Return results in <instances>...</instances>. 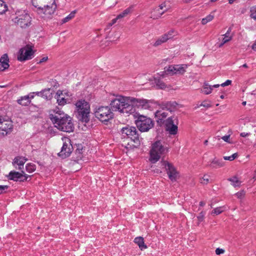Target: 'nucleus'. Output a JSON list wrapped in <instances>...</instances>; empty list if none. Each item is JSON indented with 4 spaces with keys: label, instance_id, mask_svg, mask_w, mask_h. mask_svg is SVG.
I'll use <instances>...</instances> for the list:
<instances>
[{
    "label": "nucleus",
    "instance_id": "nucleus-1",
    "mask_svg": "<svg viewBox=\"0 0 256 256\" xmlns=\"http://www.w3.org/2000/svg\"><path fill=\"white\" fill-rule=\"evenodd\" d=\"M50 118L54 126L60 130L70 132L74 129L72 118L60 110H58L54 114H50Z\"/></svg>",
    "mask_w": 256,
    "mask_h": 256
},
{
    "label": "nucleus",
    "instance_id": "nucleus-2",
    "mask_svg": "<svg viewBox=\"0 0 256 256\" xmlns=\"http://www.w3.org/2000/svg\"><path fill=\"white\" fill-rule=\"evenodd\" d=\"M110 106L112 112L113 111H118L121 113L126 114L134 113L132 106H130V97L117 96L111 101Z\"/></svg>",
    "mask_w": 256,
    "mask_h": 256
},
{
    "label": "nucleus",
    "instance_id": "nucleus-3",
    "mask_svg": "<svg viewBox=\"0 0 256 256\" xmlns=\"http://www.w3.org/2000/svg\"><path fill=\"white\" fill-rule=\"evenodd\" d=\"M168 151V147L163 146L161 142L156 141L152 144L150 150V162L153 164L156 163L162 156L166 154Z\"/></svg>",
    "mask_w": 256,
    "mask_h": 256
},
{
    "label": "nucleus",
    "instance_id": "nucleus-4",
    "mask_svg": "<svg viewBox=\"0 0 256 256\" xmlns=\"http://www.w3.org/2000/svg\"><path fill=\"white\" fill-rule=\"evenodd\" d=\"M16 17L12 18V21L16 26L22 28H26L31 25L32 18L25 10H17Z\"/></svg>",
    "mask_w": 256,
    "mask_h": 256
},
{
    "label": "nucleus",
    "instance_id": "nucleus-5",
    "mask_svg": "<svg viewBox=\"0 0 256 256\" xmlns=\"http://www.w3.org/2000/svg\"><path fill=\"white\" fill-rule=\"evenodd\" d=\"M76 106L78 112L79 120L88 122L90 120V106L85 100H79L76 103Z\"/></svg>",
    "mask_w": 256,
    "mask_h": 256
},
{
    "label": "nucleus",
    "instance_id": "nucleus-6",
    "mask_svg": "<svg viewBox=\"0 0 256 256\" xmlns=\"http://www.w3.org/2000/svg\"><path fill=\"white\" fill-rule=\"evenodd\" d=\"M96 118L102 122H108L114 117V114L108 106H100L95 108Z\"/></svg>",
    "mask_w": 256,
    "mask_h": 256
},
{
    "label": "nucleus",
    "instance_id": "nucleus-7",
    "mask_svg": "<svg viewBox=\"0 0 256 256\" xmlns=\"http://www.w3.org/2000/svg\"><path fill=\"white\" fill-rule=\"evenodd\" d=\"M122 136L124 138H130L136 144L139 145L141 138L140 137L138 131L134 126H128L121 130Z\"/></svg>",
    "mask_w": 256,
    "mask_h": 256
},
{
    "label": "nucleus",
    "instance_id": "nucleus-8",
    "mask_svg": "<svg viewBox=\"0 0 256 256\" xmlns=\"http://www.w3.org/2000/svg\"><path fill=\"white\" fill-rule=\"evenodd\" d=\"M136 124L141 132H148L154 126V122L151 118L143 115L138 116L136 120Z\"/></svg>",
    "mask_w": 256,
    "mask_h": 256
},
{
    "label": "nucleus",
    "instance_id": "nucleus-9",
    "mask_svg": "<svg viewBox=\"0 0 256 256\" xmlns=\"http://www.w3.org/2000/svg\"><path fill=\"white\" fill-rule=\"evenodd\" d=\"M162 166L165 168L170 180L172 182H176L179 177V173L176 170L174 165L166 160L161 161Z\"/></svg>",
    "mask_w": 256,
    "mask_h": 256
},
{
    "label": "nucleus",
    "instance_id": "nucleus-10",
    "mask_svg": "<svg viewBox=\"0 0 256 256\" xmlns=\"http://www.w3.org/2000/svg\"><path fill=\"white\" fill-rule=\"evenodd\" d=\"M130 103L134 110V112H136V108L140 109H149L150 108V102L146 99L130 97Z\"/></svg>",
    "mask_w": 256,
    "mask_h": 256
},
{
    "label": "nucleus",
    "instance_id": "nucleus-11",
    "mask_svg": "<svg viewBox=\"0 0 256 256\" xmlns=\"http://www.w3.org/2000/svg\"><path fill=\"white\" fill-rule=\"evenodd\" d=\"M188 65L187 64H179L169 66L165 68V72L168 74H174L183 75L188 68Z\"/></svg>",
    "mask_w": 256,
    "mask_h": 256
},
{
    "label": "nucleus",
    "instance_id": "nucleus-12",
    "mask_svg": "<svg viewBox=\"0 0 256 256\" xmlns=\"http://www.w3.org/2000/svg\"><path fill=\"white\" fill-rule=\"evenodd\" d=\"M62 146L61 148L60 152L58 153V155L62 158H64L70 156L72 152V146L70 138H65L62 139Z\"/></svg>",
    "mask_w": 256,
    "mask_h": 256
},
{
    "label": "nucleus",
    "instance_id": "nucleus-13",
    "mask_svg": "<svg viewBox=\"0 0 256 256\" xmlns=\"http://www.w3.org/2000/svg\"><path fill=\"white\" fill-rule=\"evenodd\" d=\"M34 52L31 46L27 45L26 46L20 48L18 52V60L22 62L32 58Z\"/></svg>",
    "mask_w": 256,
    "mask_h": 256
},
{
    "label": "nucleus",
    "instance_id": "nucleus-14",
    "mask_svg": "<svg viewBox=\"0 0 256 256\" xmlns=\"http://www.w3.org/2000/svg\"><path fill=\"white\" fill-rule=\"evenodd\" d=\"M178 119L176 116H170L165 122L166 130L170 134H176L178 132Z\"/></svg>",
    "mask_w": 256,
    "mask_h": 256
},
{
    "label": "nucleus",
    "instance_id": "nucleus-15",
    "mask_svg": "<svg viewBox=\"0 0 256 256\" xmlns=\"http://www.w3.org/2000/svg\"><path fill=\"white\" fill-rule=\"evenodd\" d=\"M51 2H52V3H50V4H44L41 6L35 5L34 3L33 2L32 4L36 8L42 10L44 14L51 15L54 13L56 8L55 0H51Z\"/></svg>",
    "mask_w": 256,
    "mask_h": 256
},
{
    "label": "nucleus",
    "instance_id": "nucleus-16",
    "mask_svg": "<svg viewBox=\"0 0 256 256\" xmlns=\"http://www.w3.org/2000/svg\"><path fill=\"white\" fill-rule=\"evenodd\" d=\"M8 180L16 182H24L28 180L30 176L26 174L24 171L21 172L16 171H10L8 176Z\"/></svg>",
    "mask_w": 256,
    "mask_h": 256
},
{
    "label": "nucleus",
    "instance_id": "nucleus-17",
    "mask_svg": "<svg viewBox=\"0 0 256 256\" xmlns=\"http://www.w3.org/2000/svg\"><path fill=\"white\" fill-rule=\"evenodd\" d=\"M176 34V32L174 30H170L167 32L159 37L154 44V46H158L166 42L168 40L173 38Z\"/></svg>",
    "mask_w": 256,
    "mask_h": 256
},
{
    "label": "nucleus",
    "instance_id": "nucleus-18",
    "mask_svg": "<svg viewBox=\"0 0 256 256\" xmlns=\"http://www.w3.org/2000/svg\"><path fill=\"white\" fill-rule=\"evenodd\" d=\"M0 124V134L4 136L12 132L13 126L12 122L5 121L3 119Z\"/></svg>",
    "mask_w": 256,
    "mask_h": 256
},
{
    "label": "nucleus",
    "instance_id": "nucleus-19",
    "mask_svg": "<svg viewBox=\"0 0 256 256\" xmlns=\"http://www.w3.org/2000/svg\"><path fill=\"white\" fill-rule=\"evenodd\" d=\"M27 160L25 157L16 156L13 160L12 165L16 168L20 170L24 168V164Z\"/></svg>",
    "mask_w": 256,
    "mask_h": 256
},
{
    "label": "nucleus",
    "instance_id": "nucleus-20",
    "mask_svg": "<svg viewBox=\"0 0 256 256\" xmlns=\"http://www.w3.org/2000/svg\"><path fill=\"white\" fill-rule=\"evenodd\" d=\"M178 106L176 102H163L160 104V108L163 110H166L170 112L175 110Z\"/></svg>",
    "mask_w": 256,
    "mask_h": 256
},
{
    "label": "nucleus",
    "instance_id": "nucleus-21",
    "mask_svg": "<svg viewBox=\"0 0 256 256\" xmlns=\"http://www.w3.org/2000/svg\"><path fill=\"white\" fill-rule=\"evenodd\" d=\"M63 91L58 90L56 93L55 98H56L57 103L59 106H64L67 103L68 98L64 96Z\"/></svg>",
    "mask_w": 256,
    "mask_h": 256
},
{
    "label": "nucleus",
    "instance_id": "nucleus-22",
    "mask_svg": "<svg viewBox=\"0 0 256 256\" xmlns=\"http://www.w3.org/2000/svg\"><path fill=\"white\" fill-rule=\"evenodd\" d=\"M8 58L6 54H4L0 58V71H2L9 67Z\"/></svg>",
    "mask_w": 256,
    "mask_h": 256
},
{
    "label": "nucleus",
    "instance_id": "nucleus-23",
    "mask_svg": "<svg viewBox=\"0 0 256 256\" xmlns=\"http://www.w3.org/2000/svg\"><path fill=\"white\" fill-rule=\"evenodd\" d=\"M225 162L222 159H218L216 158H214L210 166L212 168H222L224 166Z\"/></svg>",
    "mask_w": 256,
    "mask_h": 256
},
{
    "label": "nucleus",
    "instance_id": "nucleus-24",
    "mask_svg": "<svg viewBox=\"0 0 256 256\" xmlns=\"http://www.w3.org/2000/svg\"><path fill=\"white\" fill-rule=\"evenodd\" d=\"M164 110L161 108V110H158L155 112V116L158 118V122L159 120L162 121V119L168 116V113L165 112Z\"/></svg>",
    "mask_w": 256,
    "mask_h": 256
},
{
    "label": "nucleus",
    "instance_id": "nucleus-25",
    "mask_svg": "<svg viewBox=\"0 0 256 256\" xmlns=\"http://www.w3.org/2000/svg\"><path fill=\"white\" fill-rule=\"evenodd\" d=\"M231 30V28H229L226 32L223 35L224 38H222V42L220 44L219 47H222L224 44L232 40V36H230Z\"/></svg>",
    "mask_w": 256,
    "mask_h": 256
},
{
    "label": "nucleus",
    "instance_id": "nucleus-26",
    "mask_svg": "<svg viewBox=\"0 0 256 256\" xmlns=\"http://www.w3.org/2000/svg\"><path fill=\"white\" fill-rule=\"evenodd\" d=\"M134 242L138 246L141 250H144L147 248V246L144 244L142 237L139 236L136 238L134 240Z\"/></svg>",
    "mask_w": 256,
    "mask_h": 256
},
{
    "label": "nucleus",
    "instance_id": "nucleus-27",
    "mask_svg": "<svg viewBox=\"0 0 256 256\" xmlns=\"http://www.w3.org/2000/svg\"><path fill=\"white\" fill-rule=\"evenodd\" d=\"M134 8V6L132 5L128 8L125 9L122 12L119 14L117 16V18H122L125 16H126L128 14L131 13L133 11V9Z\"/></svg>",
    "mask_w": 256,
    "mask_h": 256
},
{
    "label": "nucleus",
    "instance_id": "nucleus-28",
    "mask_svg": "<svg viewBox=\"0 0 256 256\" xmlns=\"http://www.w3.org/2000/svg\"><path fill=\"white\" fill-rule=\"evenodd\" d=\"M16 102L22 106H28L30 104L26 96H20L17 100Z\"/></svg>",
    "mask_w": 256,
    "mask_h": 256
},
{
    "label": "nucleus",
    "instance_id": "nucleus-29",
    "mask_svg": "<svg viewBox=\"0 0 256 256\" xmlns=\"http://www.w3.org/2000/svg\"><path fill=\"white\" fill-rule=\"evenodd\" d=\"M42 97L46 100H50L52 97L51 89L48 88L42 90Z\"/></svg>",
    "mask_w": 256,
    "mask_h": 256
},
{
    "label": "nucleus",
    "instance_id": "nucleus-30",
    "mask_svg": "<svg viewBox=\"0 0 256 256\" xmlns=\"http://www.w3.org/2000/svg\"><path fill=\"white\" fill-rule=\"evenodd\" d=\"M228 180L231 182V184L234 187L240 186L241 184V182L238 180V178L236 176L228 178Z\"/></svg>",
    "mask_w": 256,
    "mask_h": 256
},
{
    "label": "nucleus",
    "instance_id": "nucleus-31",
    "mask_svg": "<svg viewBox=\"0 0 256 256\" xmlns=\"http://www.w3.org/2000/svg\"><path fill=\"white\" fill-rule=\"evenodd\" d=\"M214 12H212L210 14L208 15L206 18H203L201 21L202 24L205 25L208 22H211L214 18Z\"/></svg>",
    "mask_w": 256,
    "mask_h": 256
},
{
    "label": "nucleus",
    "instance_id": "nucleus-32",
    "mask_svg": "<svg viewBox=\"0 0 256 256\" xmlns=\"http://www.w3.org/2000/svg\"><path fill=\"white\" fill-rule=\"evenodd\" d=\"M154 83L158 88L164 89L166 88V84L160 78H154Z\"/></svg>",
    "mask_w": 256,
    "mask_h": 256
},
{
    "label": "nucleus",
    "instance_id": "nucleus-33",
    "mask_svg": "<svg viewBox=\"0 0 256 256\" xmlns=\"http://www.w3.org/2000/svg\"><path fill=\"white\" fill-rule=\"evenodd\" d=\"M212 86L209 85L208 83H204L203 86L202 92L206 94H208L212 92Z\"/></svg>",
    "mask_w": 256,
    "mask_h": 256
},
{
    "label": "nucleus",
    "instance_id": "nucleus-34",
    "mask_svg": "<svg viewBox=\"0 0 256 256\" xmlns=\"http://www.w3.org/2000/svg\"><path fill=\"white\" fill-rule=\"evenodd\" d=\"M8 10V8L5 2L0 0V15L3 14Z\"/></svg>",
    "mask_w": 256,
    "mask_h": 256
},
{
    "label": "nucleus",
    "instance_id": "nucleus-35",
    "mask_svg": "<svg viewBox=\"0 0 256 256\" xmlns=\"http://www.w3.org/2000/svg\"><path fill=\"white\" fill-rule=\"evenodd\" d=\"M36 168V166L34 164L29 163L26 164V169L27 172L29 173H32L34 172Z\"/></svg>",
    "mask_w": 256,
    "mask_h": 256
},
{
    "label": "nucleus",
    "instance_id": "nucleus-36",
    "mask_svg": "<svg viewBox=\"0 0 256 256\" xmlns=\"http://www.w3.org/2000/svg\"><path fill=\"white\" fill-rule=\"evenodd\" d=\"M168 8V6H166V2H164L159 6L158 10L160 11V10H163V11H162V12H159V14H160V15H162L166 11Z\"/></svg>",
    "mask_w": 256,
    "mask_h": 256
},
{
    "label": "nucleus",
    "instance_id": "nucleus-37",
    "mask_svg": "<svg viewBox=\"0 0 256 256\" xmlns=\"http://www.w3.org/2000/svg\"><path fill=\"white\" fill-rule=\"evenodd\" d=\"M250 17L256 20V4L250 8Z\"/></svg>",
    "mask_w": 256,
    "mask_h": 256
},
{
    "label": "nucleus",
    "instance_id": "nucleus-38",
    "mask_svg": "<svg viewBox=\"0 0 256 256\" xmlns=\"http://www.w3.org/2000/svg\"><path fill=\"white\" fill-rule=\"evenodd\" d=\"M75 14V11L71 12L68 16L62 20V23H66L72 19L74 16Z\"/></svg>",
    "mask_w": 256,
    "mask_h": 256
},
{
    "label": "nucleus",
    "instance_id": "nucleus-39",
    "mask_svg": "<svg viewBox=\"0 0 256 256\" xmlns=\"http://www.w3.org/2000/svg\"><path fill=\"white\" fill-rule=\"evenodd\" d=\"M224 210V206L218 207L214 208L212 212V214H221Z\"/></svg>",
    "mask_w": 256,
    "mask_h": 256
},
{
    "label": "nucleus",
    "instance_id": "nucleus-40",
    "mask_svg": "<svg viewBox=\"0 0 256 256\" xmlns=\"http://www.w3.org/2000/svg\"><path fill=\"white\" fill-rule=\"evenodd\" d=\"M210 176L205 174L204 176L200 179V182L203 184H207L209 182Z\"/></svg>",
    "mask_w": 256,
    "mask_h": 256
},
{
    "label": "nucleus",
    "instance_id": "nucleus-41",
    "mask_svg": "<svg viewBox=\"0 0 256 256\" xmlns=\"http://www.w3.org/2000/svg\"><path fill=\"white\" fill-rule=\"evenodd\" d=\"M82 150H83V146L82 144H78V148L76 150V154H77L78 156V157L82 158Z\"/></svg>",
    "mask_w": 256,
    "mask_h": 256
},
{
    "label": "nucleus",
    "instance_id": "nucleus-42",
    "mask_svg": "<svg viewBox=\"0 0 256 256\" xmlns=\"http://www.w3.org/2000/svg\"><path fill=\"white\" fill-rule=\"evenodd\" d=\"M245 194L246 192L244 190H240L235 194L236 196L239 199H242L244 197Z\"/></svg>",
    "mask_w": 256,
    "mask_h": 256
},
{
    "label": "nucleus",
    "instance_id": "nucleus-43",
    "mask_svg": "<svg viewBox=\"0 0 256 256\" xmlns=\"http://www.w3.org/2000/svg\"><path fill=\"white\" fill-rule=\"evenodd\" d=\"M237 156H238L237 153H234V154H232V155H231L230 156H224V160H228L232 161V160H234Z\"/></svg>",
    "mask_w": 256,
    "mask_h": 256
},
{
    "label": "nucleus",
    "instance_id": "nucleus-44",
    "mask_svg": "<svg viewBox=\"0 0 256 256\" xmlns=\"http://www.w3.org/2000/svg\"><path fill=\"white\" fill-rule=\"evenodd\" d=\"M205 214L206 213L204 212H201L199 214L198 216H197V218L199 222H202L204 220Z\"/></svg>",
    "mask_w": 256,
    "mask_h": 256
},
{
    "label": "nucleus",
    "instance_id": "nucleus-45",
    "mask_svg": "<svg viewBox=\"0 0 256 256\" xmlns=\"http://www.w3.org/2000/svg\"><path fill=\"white\" fill-rule=\"evenodd\" d=\"M8 186H2L0 185V194L5 193L6 190L8 189Z\"/></svg>",
    "mask_w": 256,
    "mask_h": 256
},
{
    "label": "nucleus",
    "instance_id": "nucleus-46",
    "mask_svg": "<svg viewBox=\"0 0 256 256\" xmlns=\"http://www.w3.org/2000/svg\"><path fill=\"white\" fill-rule=\"evenodd\" d=\"M230 134H228V135H226L224 136H223L221 138L224 142H228L229 144H231L232 142L230 140Z\"/></svg>",
    "mask_w": 256,
    "mask_h": 256
},
{
    "label": "nucleus",
    "instance_id": "nucleus-47",
    "mask_svg": "<svg viewBox=\"0 0 256 256\" xmlns=\"http://www.w3.org/2000/svg\"><path fill=\"white\" fill-rule=\"evenodd\" d=\"M27 97L28 98L29 101L31 102V100L34 98L35 93L34 92L29 93L28 95H26Z\"/></svg>",
    "mask_w": 256,
    "mask_h": 256
},
{
    "label": "nucleus",
    "instance_id": "nucleus-48",
    "mask_svg": "<svg viewBox=\"0 0 256 256\" xmlns=\"http://www.w3.org/2000/svg\"><path fill=\"white\" fill-rule=\"evenodd\" d=\"M224 250L222 248H217L216 250V254L218 255H220V254H224Z\"/></svg>",
    "mask_w": 256,
    "mask_h": 256
},
{
    "label": "nucleus",
    "instance_id": "nucleus-49",
    "mask_svg": "<svg viewBox=\"0 0 256 256\" xmlns=\"http://www.w3.org/2000/svg\"><path fill=\"white\" fill-rule=\"evenodd\" d=\"M231 84H232V80H228L224 82L222 84H220V86L224 87V86H229V85Z\"/></svg>",
    "mask_w": 256,
    "mask_h": 256
},
{
    "label": "nucleus",
    "instance_id": "nucleus-50",
    "mask_svg": "<svg viewBox=\"0 0 256 256\" xmlns=\"http://www.w3.org/2000/svg\"><path fill=\"white\" fill-rule=\"evenodd\" d=\"M200 106H202L207 108L211 107V105L206 102H204L202 103Z\"/></svg>",
    "mask_w": 256,
    "mask_h": 256
},
{
    "label": "nucleus",
    "instance_id": "nucleus-51",
    "mask_svg": "<svg viewBox=\"0 0 256 256\" xmlns=\"http://www.w3.org/2000/svg\"><path fill=\"white\" fill-rule=\"evenodd\" d=\"M250 132H241L240 134V136L242 137H246V136H249L250 135Z\"/></svg>",
    "mask_w": 256,
    "mask_h": 256
},
{
    "label": "nucleus",
    "instance_id": "nucleus-52",
    "mask_svg": "<svg viewBox=\"0 0 256 256\" xmlns=\"http://www.w3.org/2000/svg\"><path fill=\"white\" fill-rule=\"evenodd\" d=\"M62 91L64 92V96H65L66 97V96L70 97L71 96V94H70V92L68 91H66V90H62Z\"/></svg>",
    "mask_w": 256,
    "mask_h": 256
},
{
    "label": "nucleus",
    "instance_id": "nucleus-53",
    "mask_svg": "<svg viewBox=\"0 0 256 256\" xmlns=\"http://www.w3.org/2000/svg\"><path fill=\"white\" fill-rule=\"evenodd\" d=\"M48 58L47 56L44 57L42 59H40V62L38 63V64H40L42 62H46V61L48 60Z\"/></svg>",
    "mask_w": 256,
    "mask_h": 256
},
{
    "label": "nucleus",
    "instance_id": "nucleus-54",
    "mask_svg": "<svg viewBox=\"0 0 256 256\" xmlns=\"http://www.w3.org/2000/svg\"><path fill=\"white\" fill-rule=\"evenodd\" d=\"M119 18H117V16L115 18H114L112 20V22L110 24V26H112V24H114L116 22V20H118Z\"/></svg>",
    "mask_w": 256,
    "mask_h": 256
},
{
    "label": "nucleus",
    "instance_id": "nucleus-55",
    "mask_svg": "<svg viewBox=\"0 0 256 256\" xmlns=\"http://www.w3.org/2000/svg\"><path fill=\"white\" fill-rule=\"evenodd\" d=\"M34 92L35 93V96H38L42 97V90L40 92Z\"/></svg>",
    "mask_w": 256,
    "mask_h": 256
},
{
    "label": "nucleus",
    "instance_id": "nucleus-56",
    "mask_svg": "<svg viewBox=\"0 0 256 256\" xmlns=\"http://www.w3.org/2000/svg\"><path fill=\"white\" fill-rule=\"evenodd\" d=\"M252 48L253 50L256 51V42H255L252 45Z\"/></svg>",
    "mask_w": 256,
    "mask_h": 256
},
{
    "label": "nucleus",
    "instance_id": "nucleus-57",
    "mask_svg": "<svg viewBox=\"0 0 256 256\" xmlns=\"http://www.w3.org/2000/svg\"><path fill=\"white\" fill-rule=\"evenodd\" d=\"M205 204H206V203L203 201H201L200 202V206H204L205 205Z\"/></svg>",
    "mask_w": 256,
    "mask_h": 256
},
{
    "label": "nucleus",
    "instance_id": "nucleus-58",
    "mask_svg": "<svg viewBox=\"0 0 256 256\" xmlns=\"http://www.w3.org/2000/svg\"><path fill=\"white\" fill-rule=\"evenodd\" d=\"M220 86V84H214L213 86H212V88H218Z\"/></svg>",
    "mask_w": 256,
    "mask_h": 256
},
{
    "label": "nucleus",
    "instance_id": "nucleus-59",
    "mask_svg": "<svg viewBox=\"0 0 256 256\" xmlns=\"http://www.w3.org/2000/svg\"><path fill=\"white\" fill-rule=\"evenodd\" d=\"M242 66L244 67V68H248V65L246 64H244Z\"/></svg>",
    "mask_w": 256,
    "mask_h": 256
},
{
    "label": "nucleus",
    "instance_id": "nucleus-60",
    "mask_svg": "<svg viewBox=\"0 0 256 256\" xmlns=\"http://www.w3.org/2000/svg\"><path fill=\"white\" fill-rule=\"evenodd\" d=\"M234 0H228V2L230 4H232L234 2Z\"/></svg>",
    "mask_w": 256,
    "mask_h": 256
},
{
    "label": "nucleus",
    "instance_id": "nucleus-61",
    "mask_svg": "<svg viewBox=\"0 0 256 256\" xmlns=\"http://www.w3.org/2000/svg\"><path fill=\"white\" fill-rule=\"evenodd\" d=\"M2 120H3L2 116L0 114V123L2 122Z\"/></svg>",
    "mask_w": 256,
    "mask_h": 256
},
{
    "label": "nucleus",
    "instance_id": "nucleus-62",
    "mask_svg": "<svg viewBox=\"0 0 256 256\" xmlns=\"http://www.w3.org/2000/svg\"><path fill=\"white\" fill-rule=\"evenodd\" d=\"M208 140H206L204 142V144H205V145H207V144H208Z\"/></svg>",
    "mask_w": 256,
    "mask_h": 256
},
{
    "label": "nucleus",
    "instance_id": "nucleus-63",
    "mask_svg": "<svg viewBox=\"0 0 256 256\" xmlns=\"http://www.w3.org/2000/svg\"><path fill=\"white\" fill-rule=\"evenodd\" d=\"M215 138H216L218 140H220V136H217Z\"/></svg>",
    "mask_w": 256,
    "mask_h": 256
},
{
    "label": "nucleus",
    "instance_id": "nucleus-64",
    "mask_svg": "<svg viewBox=\"0 0 256 256\" xmlns=\"http://www.w3.org/2000/svg\"><path fill=\"white\" fill-rule=\"evenodd\" d=\"M220 98H222V99H223L224 98V95H221L220 96Z\"/></svg>",
    "mask_w": 256,
    "mask_h": 256
}]
</instances>
